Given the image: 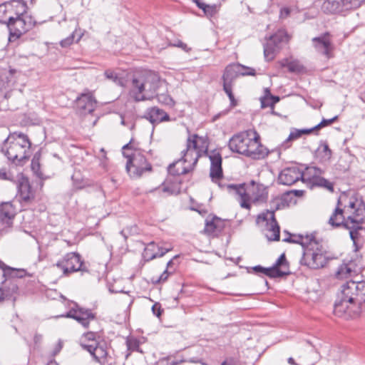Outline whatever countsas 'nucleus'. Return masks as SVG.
Segmentation results:
<instances>
[{
    "label": "nucleus",
    "instance_id": "44",
    "mask_svg": "<svg viewBox=\"0 0 365 365\" xmlns=\"http://www.w3.org/2000/svg\"><path fill=\"white\" fill-rule=\"evenodd\" d=\"M174 272V270H168L166 269L160 276L154 282L155 284L163 283L167 281L169 276Z\"/></svg>",
    "mask_w": 365,
    "mask_h": 365
},
{
    "label": "nucleus",
    "instance_id": "36",
    "mask_svg": "<svg viewBox=\"0 0 365 365\" xmlns=\"http://www.w3.org/2000/svg\"><path fill=\"white\" fill-rule=\"evenodd\" d=\"M252 269L256 273H262L271 278H277V275L280 274L278 271L274 270V269L265 268L261 265H257L252 267Z\"/></svg>",
    "mask_w": 365,
    "mask_h": 365
},
{
    "label": "nucleus",
    "instance_id": "39",
    "mask_svg": "<svg viewBox=\"0 0 365 365\" xmlns=\"http://www.w3.org/2000/svg\"><path fill=\"white\" fill-rule=\"evenodd\" d=\"M351 269L346 264L340 266L336 273V276L339 279L346 278L349 276Z\"/></svg>",
    "mask_w": 365,
    "mask_h": 365
},
{
    "label": "nucleus",
    "instance_id": "34",
    "mask_svg": "<svg viewBox=\"0 0 365 365\" xmlns=\"http://www.w3.org/2000/svg\"><path fill=\"white\" fill-rule=\"evenodd\" d=\"M104 76L107 79L112 81L116 85L122 87L125 86L124 79L120 76L115 71L111 69L106 70L104 72Z\"/></svg>",
    "mask_w": 365,
    "mask_h": 365
},
{
    "label": "nucleus",
    "instance_id": "7",
    "mask_svg": "<svg viewBox=\"0 0 365 365\" xmlns=\"http://www.w3.org/2000/svg\"><path fill=\"white\" fill-rule=\"evenodd\" d=\"M98 334L93 331L84 333L79 339L83 350L89 353L93 361L99 365H112L113 357L107 343L97 339Z\"/></svg>",
    "mask_w": 365,
    "mask_h": 365
},
{
    "label": "nucleus",
    "instance_id": "17",
    "mask_svg": "<svg viewBox=\"0 0 365 365\" xmlns=\"http://www.w3.org/2000/svg\"><path fill=\"white\" fill-rule=\"evenodd\" d=\"M257 223H265L268 233L266 234L269 240H279V226L275 219L274 212L267 210L258 215Z\"/></svg>",
    "mask_w": 365,
    "mask_h": 365
},
{
    "label": "nucleus",
    "instance_id": "13",
    "mask_svg": "<svg viewBox=\"0 0 365 365\" xmlns=\"http://www.w3.org/2000/svg\"><path fill=\"white\" fill-rule=\"evenodd\" d=\"M290 37L284 29H279L267 38L264 44V56L267 61L273 60L280 51L282 43H287Z\"/></svg>",
    "mask_w": 365,
    "mask_h": 365
},
{
    "label": "nucleus",
    "instance_id": "10",
    "mask_svg": "<svg viewBox=\"0 0 365 365\" xmlns=\"http://www.w3.org/2000/svg\"><path fill=\"white\" fill-rule=\"evenodd\" d=\"M123 155L128 159L125 169L129 175L133 178H140L144 173L150 172L152 165L148 162L144 154L137 149H134L131 154H128L125 150H132V140L123 146Z\"/></svg>",
    "mask_w": 365,
    "mask_h": 365
},
{
    "label": "nucleus",
    "instance_id": "37",
    "mask_svg": "<svg viewBox=\"0 0 365 365\" xmlns=\"http://www.w3.org/2000/svg\"><path fill=\"white\" fill-rule=\"evenodd\" d=\"M232 86L233 85H223V91L227 95L230 101V108L236 107L238 104L237 101L235 99L234 94L232 93Z\"/></svg>",
    "mask_w": 365,
    "mask_h": 365
},
{
    "label": "nucleus",
    "instance_id": "23",
    "mask_svg": "<svg viewBox=\"0 0 365 365\" xmlns=\"http://www.w3.org/2000/svg\"><path fill=\"white\" fill-rule=\"evenodd\" d=\"M303 177L302 173L297 167L286 168L281 171L278 182L284 185H292Z\"/></svg>",
    "mask_w": 365,
    "mask_h": 365
},
{
    "label": "nucleus",
    "instance_id": "8",
    "mask_svg": "<svg viewBox=\"0 0 365 365\" xmlns=\"http://www.w3.org/2000/svg\"><path fill=\"white\" fill-rule=\"evenodd\" d=\"M198 135H190L187 140L186 149L182 151V158L168 167L170 173L174 175H185L192 171L200 157L197 147Z\"/></svg>",
    "mask_w": 365,
    "mask_h": 365
},
{
    "label": "nucleus",
    "instance_id": "30",
    "mask_svg": "<svg viewBox=\"0 0 365 365\" xmlns=\"http://www.w3.org/2000/svg\"><path fill=\"white\" fill-rule=\"evenodd\" d=\"M365 216H362L361 217H359L356 220H359L356 222H346L345 228L349 230V235L351 240L354 243H356V240L359 238V230L361 229V225L362 224Z\"/></svg>",
    "mask_w": 365,
    "mask_h": 365
},
{
    "label": "nucleus",
    "instance_id": "14",
    "mask_svg": "<svg viewBox=\"0 0 365 365\" xmlns=\"http://www.w3.org/2000/svg\"><path fill=\"white\" fill-rule=\"evenodd\" d=\"M324 173V171L317 167H307L305 171L302 173L303 177L302 180L309 182L312 185L324 187L333 192L334 190V185L328 180L322 177V175Z\"/></svg>",
    "mask_w": 365,
    "mask_h": 365
},
{
    "label": "nucleus",
    "instance_id": "43",
    "mask_svg": "<svg viewBox=\"0 0 365 365\" xmlns=\"http://www.w3.org/2000/svg\"><path fill=\"white\" fill-rule=\"evenodd\" d=\"M75 34H76V31L72 32V34L67 38L61 40L60 41L61 46L63 48H67L69 46H71L74 41Z\"/></svg>",
    "mask_w": 365,
    "mask_h": 365
},
{
    "label": "nucleus",
    "instance_id": "1",
    "mask_svg": "<svg viewBox=\"0 0 365 365\" xmlns=\"http://www.w3.org/2000/svg\"><path fill=\"white\" fill-rule=\"evenodd\" d=\"M163 86L159 75L150 70L135 72L128 86V95L135 102L150 100L155 97L162 105L172 107L175 104L173 98L167 93H159Z\"/></svg>",
    "mask_w": 365,
    "mask_h": 365
},
{
    "label": "nucleus",
    "instance_id": "12",
    "mask_svg": "<svg viewBox=\"0 0 365 365\" xmlns=\"http://www.w3.org/2000/svg\"><path fill=\"white\" fill-rule=\"evenodd\" d=\"M62 272V276L68 277L76 272H88V269L77 252L66 253L53 265Z\"/></svg>",
    "mask_w": 365,
    "mask_h": 365
},
{
    "label": "nucleus",
    "instance_id": "16",
    "mask_svg": "<svg viewBox=\"0 0 365 365\" xmlns=\"http://www.w3.org/2000/svg\"><path fill=\"white\" fill-rule=\"evenodd\" d=\"M255 70L253 68L240 63H232L225 69L222 76L223 85H233L235 80L239 76H255Z\"/></svg>",
    "mask_w": 365,
    "mask_h": 365
},
{
    "label": "nucleus",
    "instance_id": "63",
    "mask_svg": "<svg viewBox=\"0 0 365 365\" xmlns=\"http://www.w3.org/2000/svg\"><path fill=\"white\" fill-rule=\"evenodd\" d=\"M284 237H289V235H284Z\"/></svg>",
    "mask_w": 365,
    "mask_h": 365
},
{
    "label": "nucleus",
    "instance_id": "28",
    "mask_svg": "<svg viewBox=\"0 0 365 365\" xmlns=\"http://www.w3.org/2000/svg\"><path fill=\"white\" fill-rule=\"evenodd\" d=\"M284 235H289V237L283 239L284 242L299 244L304 248L314 237L313 235H295L287 231H284Z\"/></svg>",
    "mask_w": 365,
    "mask_h": 365
},
{
    "label": "nucleus",
    "instance_id": "50",
    "mask_svg": "<svg viewBox=\"0 0 365 365\" xmlns=\"http://www.w3.org/2000/svg\"><path fill=\"white\" fill-rule=\"evenodd\" d=\"M290 14V9L289 8L284 7L280 10V17L281 18H287Z\"/></svg>",
    "mask_w": 365,
    "mask_h": 365
},
{
    "label": "nucleus",
    "instance_id": "59",
    "mask_svg": "<svg viewBox=\"0 0 365 365\" xmlns=\"http://www.w3.org/2000/svg\"><path fill=\"white\" fill-rule=\"evenodd\" d=\"M227 112H228V110L223 111V112H222V114H223V115H225V114H227Z\"/></svg>",
    "mask_w": 365,
    "mask_h": 365
},
{
    "label": "nucleus",
    "instance_id": "57",
    "mask_svg": "<svg viewBox=\"0 0 365 365\" xmlns=\"http://www.w3.org/2000/svg\"><path fill=\"white\" fill-rule=\"evenodd\" d=\"M360 98L365 103V91L360 94Z\"/></svg>",
    "mask_w": 365,
    "mask_h": 365
},
{
    "label": "nucleus",
    "instance_id": "22",
    "mask_svg": "<svg viewBox=\"0 0 365 365\" xmlns=\"http://www.w3.org/2000/svg\"><path fill=\"white\" fill-rule=\"evenodd\" d=\"M63 316L76 319L85 328L88 327L90 322L95 319V314L91 309H86L78 307L76 309L72 308L66 315Z\"/></svg>",
    "mask_w": 365,
    "mask_h": 365
},
{
    "label": "nucleus",
    "instance_id": "40",
    "mask_svg": "<svg viewBox=\"0 0 365 365\" xmlns=\"http://www.w3.org/2000/svg\"><path fill=\"white\" fill-rule=\"evenodd\" d=\"M201 9L204 11V13L206 15L212 16L217 11V6L215 4L209 5L205 3Z\"/></svg>",
    "mask_w": 365,
    "mask_h": 365
},
{
    "label": "nucleus",
    "instance_id": "29",
    "mask_svg": "<svg viewBox=\"0 0 365 365\" xmlns=\"http://www.w3.org/2000/svg\"><path fill=\"white\" fill-rule=\"evenodd\" d=\"M270 268L278 271L280 274L277 275V277L288 275L289 274V263L286 259L285 255L282 254Z\"/></svg>",
    "mask_w": 365,
    "mask_h": 365
},
{
    "label": "nucleus",
    "instance_id": "42",
    "mask_svg": "<svg viewBox=\"0 0 365 365\" xmlns=\"http://www.w3.org/2000/svg\"><path fill=\"white\" fill-rule=\"evenodd\" d=\"M126 346L128 351H139V342L138 340L135 339H128L126 340Z\"/></svg>",
    "mask_w": 365,
    "mask_h": 365
},
{
    "label": "nucleus",
    "instance_id": "25",
    "mask_svg": "<svg viewBox=\"0 0 365 365\" xmlns=\"http://www.w3.org/2000/svg\"><path fill=\"white\" fill-rule=\"evenodd\" d=\"M225 221L221 218L214 216L207 218L204 232L212 237H217L225 228Z\"/></svg>",
    "mask_w": 365,
    "mask_h": 365
},
{
    "label": "nucleus",
    "instance_id": "35",
    "mask_svg": "<svg viewBox=\"0 0 365 365\" xmlns=\"http://www.w3.org/2000/svg\"><path fill=\"white\" fill-rule=\"evenodd\" d=\"M143 256L146 261H150L158 257V253L155 251V243L154 242L148 245L144 250Z\"/></svg>",
    "mask_w": 365,
    "mask_h": 365
},
{
    "label": "nucleus",
    "instance_id": "47",
    "mask_svg": "<svg viewBox=\"0 0 365 365\" xmlns=\"http://www.w3.org/2000/svg\"><path fill=\"white\" fill-rule=\"evenodd\" d=\"M169 45L171 46H175V47L180 48L181 49H182L183 51H185L186 52H189L191 50V48H189L186 43H183L180 40H178L174 43H170Z\"/></svg>",
    "mask_w": 365,
    "mask_h": 365
},
{
    "label": "nucleus",
    "instance_id": "27",
    "mask_svg": "<svg viewBox=\"0 0 365 365\" xmlns=\"http://www.w3.org/2000/svg\"><path fill=\"white\" fill-rule=\"evenodd\" d=\"M17 187L21 203L28 204L34 198V195L31 190L30 184L27 180L23 179L20 181Z\"/></svg>",
    "mask_w": 365,
    "mask_h": 365
},
{
    "label": "nucleus",
    "instance_id": "26",
    "mask_svg": "<svg viewBox=\"0 0 365 365\" xmlns=\"http://www.w3.org/2000/svg\"><path fill=\"white\" fill-rule=\"evenodd\" d=\"M145 117L153 124H158L163 121H168L170 120L168 114L158 107L148 108L145 113Z\"/></svg>",
    "mask_w": 365,
    "mask_h": 365
},
{
    "label": "nucleus",
    "instance_id": "64",
    "mask_svg": "<svg viewBox=\"0 0 365 365\" xmlns=\"http://www.w3.org/2000/svg\"><path fill=\"white\" fill-rule=\"evenodd\" d=\"M50 365H57V364H50Z\"/></svg>",
    "mask_w": 365,
    "mask_h": 365
},
{
    "label": "nucleus",
    "instance_id": "21",
    "mask_svg": "<svg viewBox=\"0 0 365 365\" xmlns=\"http://www.w3.org/2000/svg\"><path fill=\"white\" fill-rule=\"evenodd\" d=\"M97 105V101L91 92L81 93L76 100L78 112L81 115L92 113Z\"/></svg>",
    "mask_w": 365,
    "mask_h": 365
},
{
    "label": "nucleus",
    "instance_id": "20",
    "mask_svg": "<svg viewBox=\"0 0 365 365\" xmlns=\"http://www.w3.org/2000/svg\"><path fill=\"white\" fill-rule=\"evenodd\" d=\"M16 216V210L13 205L9 202H3L0 205V232H6L7 229L13 225Z\"/></svg>",
    "mask_w": 365,
    "mask_h": 365
},
{
    "label": "nucleus",
    "instance_id": "5",
    "mask_svg": "<svg viewBox=\"0 0 365 365\" xmlns=\"http://www.w3.org/2000/svg\"><path fill=\"white\" fill-rule=\"evenodd\" d=\"M228 146L232 152L254 159H259L268 155L267 150L261 145L259 135L255 131L252 137L248 131L234 135L230 139Z\"/></svg>",
    "mask_w": 365,
    "mask_h": 365
},
{
    "label": "nucleus",
    "instance_id": "33",
    "mask_svg": "<svg viewBox=\"0 0 365 365\" xmlns=\"http://www.w3.org/2000/svg\"><path fill=\"white\" fill-rule=\"evenodd\" d=\"M317 151L322 160L327 161L331 159L332 151L329 148L327 142H322L317 149Z\"/></svg>",
    "mask_w": 365,
    "mask_h": 365
},
{
    "label": "nucleus",
    "instance_id": "60",
    "mask_svg": "<svg viewBox=\"0 0 365 365\" xmlns=\"http://www.w3.org/2000/svg\"><path fill=\"white\" fill-rule=\"evenodd\" d=\"M81 38V36H79V37L78 38V39L76 40V41L78 42Z\"/></svg>",
    "mask_w": 365,
    "mask_h": 365
},
{
    "label": "nucleus",
    "instance_id": "54",
    "mask_svg": "<svg viewBox=\"0 0 365 365\" xmlns=\"http://www.w3.org/2000/svg\"><path fill=\"white\" fill-rule=\"evenodd\" d=\"M194 3L196 4L197 6L199 8V9H202V6L204 5V2H202L201 0H192Z\"/></svg>",
    "mask_w": 365,
    "mask_h": 365
},
{
    "label": "nucleus",
    "instance_id": "15",
    "mask_svg": "<svg viewBox=\"0 0 365 365\" xmlns=\"http://www.w3.org/2000/svg\"><path fill=\"white\" fill-rule=\"evenodd\" d=\"M27 9L23 0H11L0 4V24H6L11 16L26 13Z\"/></svg>",
    "mask_w": 365,
    "mask_h": 365
},
{
    "label": "nucleus",
    "instance_id": "51",
    "mask_svg": "<svg viewBox=\"0 0 365 365\" xmlns=\"http://www.w3.org/2000/svg\"><path fill=\"white\" fill-rule=\"evenodd\" d=\"M0 302L6 299H9V294H6L1 287H0Z\"/></svg>",
    "mask_w": 365,
    "mask_h": 365
},
{
    "label": "nucleus",
    "instance_id": "53",
    "mask_svg": "<svg viewBox=\"0 0 365 365\" xmlns=\"http://www.w3.org/2000/svg\"><path fill=\"white\" fill-rule=\"evenodd\" d=\"M41 339H42V336L41 334H36L34 337V343L35 344L39 343L41 341Z\"/></svg>",
    "mask_w": 365,
    "mask_h": 365
},
{
    "label": "nucleus",
    "instance_id": "55",
    "mask_svg": "<svg viewBox=\"0 0 365 365\" xmlns=\"http://www.w3.org/2000/svg\"><path fill=\"white\" fill-rule=\"evenodd\" d=\"M221 365H237L235 362H234L232 360L230 361H224Z\"/></svg>",
    "mask_w": 365,
    "mask_h": 365
},
{
    "label": "nucleus",
    "instance_id": "46",
    "mask_svg": "<svg viewBox=\"0 0 365 365\" xmlns=\"http://www.w3.org/2000/svg\"><path fill=\"white\" fill-rule=\"evenodd\" d=\"M31 169L34 171L35 174H36L38 176L41 174L40 170V163L38 159H36V158H34L31 161Z\"/></svg>",
    "mask_w": 365,
    "mask_h": 365
},
{
    "label": "nucleus",
    "instance_id": "2",
    "mask_svg": "<svg viewBox=\"0 0 365 365\" xmlns=\"http://www.w3.org/2000/svg\"><path fill=\"white\" fill-rule=\"evenodd\" d=\"M344 198L339 197L336 206L328 220L333 227H346V222H356L359 218L365 216V203L361 197L351 196L344 205Z\"/></svg>",
    "mask_w": 365,
    "mask_h": 365
},
{
    "label": "nucleus",
    "instance_id": "61",
    "mask_svg": "<svg viewBox=\"0 0 365 365\" xmlns=\"http://www.w3.org/2000/svg\"><path fill=\"white\" fill-rule=\"evenodd\" d=\"M364 0H359V6L361 5V4L364 1Z\"/></svg>",
    "mask_w": 365,
    "mask_h": 365
},
{
    "label": "nucleus",
    "instance_id": "56",
    "mask_svg": "<svg viewBox=\"0 0 365 365\" xmlns=\"http://www.w3.org/2000/svg\"><path fill=\"white\" fill-rule=\"evenodd\" d=\"M163 192H167L173 193V191L170 189L169 187H167V186H165L163 188Z\"/></svg>",
    "mask_w": 365,
    "mask_h": 365
},
{
    "label": "nucleus",
    "instance_id": "9",
    "mask_svg": "<svg viewBox=\"0 0 365 365\" xmlns=\"http://www.w3.org/2000/svg\"><path fill=\"white\" fill-rule=\"evenodd\" d=\"M327 254V250L322 242L317 240L314 236L303 248L300 264L313 269L322 268L328 261Z\"/></svg>",
    "mask_w": 365,
    "mask_h": 365
},
{
    "label": "nucleus",
    "instance_id": "52",
    "mask_svg": "<svg viewBox=\"0 0 365 365\" xmlns=\"http://www.w3.org/2000/svg\"><path fill=\"white\" fill-rule=\"evenodd\" d=\"M179 257V255H175L173 259H171L168 263H167V268L168 270H171V267L173 264V261L175 259H177Z\"/></svg>",
    "mask_w": 365,
    "mask_h": 365
},
{
    "label": "nucleus",
    "instance_id": "6",
    "mask_svg": "<svg viewBox=\"0 0 365 365\" xmlns=\"http://www.w3.org/2000/svg\"><path fill=\"white\" fill-rule=\"evenodd\" d=\"M31 145V143L27 135L14 132L4 140L1 152L9 160L18 165L29 158Z\"/></svg>",
    "mask_w": 365,
    "mask_h": 365
},
{
    "label": "nucleus",
    "instance_id": "41",
    "mask_svg": "<svg viewBox=\"0 0 365 365\" xmlns=\"http://www.w3.org/2000/svg\"><path fill=\"white\" fill-rule=\"evenodd\" d=\"M337 118H338V116L336 115L330 119H323L318 125H317L312 129H313V131H314V130H319L322 128L328 126V125H331V123H333L334 122H335L337 120Z\"/></svg>",
    "mask_w": 365,
    "mask_h": 365
},
{
    "label": "nucleus",
    "instance_id": "48",
    "mask_svg": "<svg viewBox=\"0 0 365 365\" xmlns=\"http://www.w3.org/2000/svg\"><path fill=\"white\" fill-rule=\"evenodd\" d=\"M152 312L154 315H155L158 317H160L163 312V309L161 308L160 304L156 302L152 307Z\"/></svg>",
    "mask_w": 365,
    "mask_h": 365
},
{
    "label": "nucleus",
    "instance_id": "31",
    "mask_svg": "<svg viewBox=\"0 0 365 365\" xmlns=\"http://www.w3.org/2000/svg\"><path fill=\"white\" fill-rule=\"evenodd\" d=\"M312 131H313V129H312V128H310V129H301V130H299V129H294V130H292L290 132L288 138L282 144V147L284 149H287V148H289L290 145H291V144H290L291 141L298 139L303 134H309Z\"/></svg>",
    "mask_w": 365,
    "mask_h": 365
},
{
    "label": "nucleus",
    "instance_id": "19",
    "mask_svg": "<svg viewBox=\"0 0 365 365\" xmlns=\"http://www.w3.org/2000/svg\"><path fill=\"white\" fill-rule=\"evenodd\" d=\"M312 41L317 52L324 55L327 58L332 57L331 53L334 50V46L329 32H325L319 36L313 38Z\"/></svg>",
    "mask_w": 365,
    "mask_h": 365
},
{
    "label": "nucleus",
    "instance_id": "38",
    "mask_svg": "<svg viewBox=\"0 0 365 365\" xmlns=\"http://www.w3.org/2000/svg\"><path fill=\"white\" fill-rule=\"evenodd\" d=\"M0 268L4 271V275L9 277H17L19 269H13L6 265L2 261H0Z\"/></svg>",
    "mask_w": 365,
    "mask_h": 365
},
{
    "label": "nucleus",
    "instance_id": "45",
    "mask_svg": "<svg viewBox=\"0 0 365 365\" xmlns=\"http://www.w3.org/2000/svg\"><path fill=\"white\" fill-rule=\"evenodd\" d=\"M172 250L173 247L171 246L164 247L155 245V251L158 250V252H156L158 253V257H161L164 256L167 252H170Z\"/></svg>",
    "mask_w": 365,
    "mask_h": 365
},
{
    "label": "nucleus",
    "instance_id": "32",
    "mask_svg": "<svg viewBox=\"0 0 365 365\" xmlns=\"http://www.w3.org/2000/svg\"><path fill=\"white\" fill-rule=\"evenodd\" d=\"M264 96L260 98L262 108L273 106L279 101V97L272 96L268 88L264 90Z\"/></svg>",
    "mask_w": 365,
    "mask_h": 365
},
{
    "label": "nucleus",
    "instance_id": "18",
    "mask_svg": "<svg viewBox=\"0 0 365 365\" xmlns=\"http://www.w3.org/2000/svg\"><path fill=\"white\" fill-rule=\"evenodd\" d=\"M359 6V0H326L322 6V10L326 14H336Z\"/></svg>",
    "mask_w": 365,
    "mask_h": 365
},
{
    "label": "nucleus",
    "instance_id": "4",
    "mask_svg": "<svg viewBox=\"0 0 365 365\" xmlns=\"http://www.w3.org/2000/svg\"><path fill=\"white\" fill-rule=\"evenodd\" d=\"M349 304H356L361 312H365V282L349 281L341 286V294L334 304L335 314L342 316Z\"/></svg>",
    "mask_w": 365,
    "mask_h": 365
},
{
    "label": "nucleus",
    "instance_id": "62",
    "mask_svg": "<svg viewBox=\"0 0 365 365\" xmlns=\"http://www.w3.org/2000/svg\"><path fill=\"white\" fill-rule=\"evenodd\" d=\"M244 72H250V70H243Z\"/></svg>",
    "mask_w": 365,
    "mask_h": 365
},
{
    "label": "nucleus",
    "instance_id": "58",
    "mask_svg": "<svg viewBox=\"0 0 365 365\" xmlns=\"http://www.w3.org/2000/svg\"><path fill=\"white\" fill-rule=\"evenodd\" d=\"M221 114H222V113H218L217 115H215V116L213 117V121H215V120H217V119L220 118V116L221 115Z\"/></svg>",
    "mask_w": 365,
    "mask_h": 365
},
{
    "label": "nucleus",
    "instance_id": "11",
    "mask_svg": "<svg viewBox=\"0 0 365 365\" xmlns=\"http://www.w3.org/2000/svg\"><path fill=\"white\" fill-rule=\"evenodd\" d=\"M36 25V21L26 13L11 16L6 21L9 31V41L19 38L22 34L31 29Z\"/></svg>",
    "mask_w": 365,
    "mask_h": 365
},
{
    "label": "nucleus",
    "instance_id": "3",
    "mask_svg": "<svg viewBox=\"0 0 365 365\" xmlns=\"http://www.w3.org/2000/svg\"><path fill=\"white\" fill-rule=\"evenodd\" d=\"M218 185L220 187H226L228 192L235 195L240 206L247 210L251 209V203H264L268 198L267 187L262 184H257L253 180L249 185L242 183L225 185L220 182Z\"/></svg>",
    "mask_w": 365,
    "mask_h": 365
},
{
    "label": "nucleus",
    "instance_id": "24",
    "mask_svg": "<svg viewBox=\"0 0 365 365\" xmlns=\"http://www.w3.org/2000/svg\"><path fill=\"white\" fill-rule=\"evenodd\" d=\"M209 158L210 160V177L212 182H217L223 177L222 156L219 153L213 152Z\"/></svg>",
    "mask_w": 365,
    "mask_h": 365
},
{
    "label": "nucleus",
    "instance_id": "49",
    "mask_svg": "<svg viewBox=\"0 0 365 365\" xmlns=\"http://www.w3.org/2000/svg\"><path fill=\"white\" fill-rule=\"evenodd\" d=\"M282 66H287L288 70L290 71V72H296V71H299V65L295 63V62H289L287 63V65H284V64H282Z\"/></svg>",
    "mask_w": 365,
    "mask_h": 365
}]
</instances>
